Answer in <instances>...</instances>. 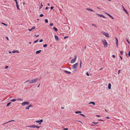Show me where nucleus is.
Returning <instances> with one entry per match:
<instances>
[{"label":"nucleus","mask_w":130,"mask_h":130,"mask_svg":"<svg viewBox=\"0 0 130 130\" xmlns=\"http://www.w3.org/2000/svg\"><path fill=\"white\" fill-rule=\"evenodd\" d=\"M102 41L104 47H107V46L108 44L106 40L105 39H104L102 40Z\"/></svg>","instance_id":"1"},{"label":"nucleus","mask_w":130,"mask_h":130,"mask_svg":"<svg viewBox=\"0 0 130 130\" xmlns=\"http://www.w3.org/2000/svg\"><path fill=\"white\" fill-rule=\"evenodd\" d=\"M38 78H37L34 79H33L31 80H30L29 81V83H36L38 80Z\"/></svg>","instance_id":"2"},{"label":"nucleus","mask_w":130,"mask_h":130,"mask_svg":"<svg viewBox=\"0 0 130 130\" xmlns=\"http://www.w3.org/2000/svg\"><path fill=\"white\" fill-rule=\"evenodd\" d=\"M29 104V102H24L21 103L22 106H24L26 105H28Z\"/></svg>","instance_id":"3"},{"label":"nucleus","mask_w":130,"mask_h":130,"mask_svg":"<svg viewBox=\"0 0 130 130\" xmlns=\"http://www.w3.org/2000/svg\"><path fill=\"white\" fill-rule=\"evenodd\" d=\"M43 121L42 119H41L39 120H37L36 121V122L37 123H38L39 125H41V123Z\"/></svg>","instance_id":"4"},{"label":"nucleus","mask_w":130,"mask_h":130,"mask_svg":"<svg viewBox=\"0 0 130 130\" xmlns=\"http://www.w3.org/2000/svg\"><path fill=\"white\" fill-rule=\"evenodd\" d=\"M78 65V63H75V64L73 65L72 66V67L73 68H76L77 66Z\"/></svg>","instance_id":"5"},{"label":"nucleus","mask_w":130,"mask_h":130,"mask_svg":"<svg viewBox=\"0 0 130 130\" xmlns=\"http://www.w3.org/2000/svg\"><path fill=\"white\" fill-rule=\"evenodd\" d=\"M103 35L107 37H109V35L107 33H106L104 32H103Z\"/></svg>","instance_id":"6"},{"label":"nucleus","mask_w":130,"mask_h":130,"mask_svg":"<svg viewBox=\"0 0 130 130\" xmlns=\"http://www.w3.org/2000/svg\"><path fill=\"white\" fill-rule=\"evenodd\" d=\"M105 13L112 19H114V18L109 13L107 12H105Z\"/></svg>","instance_id":"7"},{"label":"nucleus","mask_w":130,"mask_h":130,"mask_svg":"<svg viewBox=\"0 0 130 130\" xmlns=\"http://www.w3.org/2000/svg\"><path fill=\"white\" fill-rule=\"evenodd\" d=\"M96 14L100 17H102L104 18H106L105 16L102 14H100L98 13H96Z\"/></svg>","instance_id":"8"},{"label":"nucleus","mask_w":130,"mask_h":130,"mask_svg":"<svg viewBox=\"0 0 130 130\" xmlns=\"http://www.w3.org/2000/svg\"><path fill=\"white\" fill-rule=\"evenodd\" d=\"M14 121V120H10V121H8V122H6L5 123H4L3 124H2L1 125H4V124H7V123L9 122H11V121Z\"/></svg>","instance_id":"9"},{"label":"nucleus","mask_w":130,"mask_h":130,"mask_svg":"<svg viewBox=\"0 0 130 130\" xmlns=\"http://www.w3.org/2000/svg\"><path fill=\"white\" fill-rule=\"evenodd\" d=\"M36 127V125H33L31 126H27V127H32L33 128H35Z\"/></svg>","instance_id":"10"},{"label":"nucleus","mask_w":130,"mask_h":130,"mask_svg":"<svg viewBox=\"0 0 130 130\" xmlns=\"http://www.w3.org/2000/svg\"><path fill=\"white\" fill-rule=\"evenodd\" d=\"M122 6L123 7V11L126 13L128 14V12L124 8V6L123 5Z\"/></svg>","instance_id":"11"},{"label":"nucleus","mask_w":130,"mask_h":130,"mask_svg":"<svg viewBox=\"0 0 130 130\" xmlns=\"http://www.w3.org/2000/svg\"><path fill=\"white\" fill-rule=\"evenodd\" d=\"M35 28H36V27L35 26H34L32 27L31 29H28V30L29 31H31L32 30H33L35 29Z\"/></svg>","instance_id":"12"},{"label":"nucleus","mask_w":130,"mask_h":130,"mask_svg":"<svg viewBox=\"0 0 130 130\" xmlns=\"http://www.w3.org/2000/svg\"><path fill=\"white\" fill-rule=\"evenodd\" d=\"M64 72L65 73H66L67 74H70L71 73V72H70L68 71L67 70H64Z\"/></svg>","instance_id":"13"},{"label":"nucleus","mask_w":130,"mask_h":130,"mask_svg":"<svg viewBox=\"0 0 130 130\" xmlns=\"http://www.w3.org/2000/svg\"><path fill=\"white\" fill-rule=\"evenodd\" d=\"M116 44L117 45V47H118V40L117 39L116 37Z\"/></svg>","instance_id":"14"},{"label":"nucleus","mask_w":130,"mask_h":130,"mask_svg":"<svg viewBox=\"0 0 130 130\" xmlns=\"http://www.w3.org/2000/svg\"><path fill=\"white\" fill-rule=\"evenodd\" d=\"M42 51L41 50H39L38 51H37L36 52V54H38L40 53Z\"/></svg>","instance_id":"15"},{"label":"nucleus","mask_w":130,"mask_h":130,"mask_svg":"<svg viewBox=\"0 0 130 130\" xmlns=\"http://www.w3.org/2000/svg\"><path fill=\"white\" fill-rule=\"evenodd\" d=\"M55 38L56 40L58 41L59 40L58 37L56 35L55 36Z\"/></svg>","instance_id":"16"},{"label":"nucleus","mask_w":130,"mask_h":130,"mask_svg":"<svg viewBox=\"0 0 130 130\" xmlns=\"http://www.w3.org/2000/svg\"><path fill=\"white\" fill-rule=\"evenodd\" d=\"M111 84L110 83H109V84H108V88L109 89H111Z\"/></svg>","instance_id":"17"},{"label":"nucleus","mask_w":130,"mask_h":130,"mask_svg":"<svg viewBox=\"0 0 130 130\" xmlns=\"http://www.w3.org/2000/svg\"><path fill=\"white\" fill-rule=\"evenodd\" d=\"M89 104H92L93 105H95V102H91L90 103H89Z\"/></svg>","instance_id":"18"},{"label":"nucleus","mask_w":130,"mask_h":130,"mask_svg":"<svg viewBox=\"0 0 130 130\" xmlns=\"http://www.w3.org/2000/svg\"><path fill=\"white\" fill-rule=\"evenodd\" d=\"M86 9L88 11H90L92 12L94 11L92 9H90L89 8H87Z\"/></svg>","instance_id":"19"},{"label":"nucleus","mask_w":130,"mask_h":130,"mask_svg":"<svg viewBox=\"0 0 130 130\" xmlns=\"http://www.w3.org/2000/svg\"><path fill=\"white\" fill-rule=\"evenodd\" d=\"M16 4V6L17 8V9L18 10H20V9L19 8V6L18 5V3H17Z\"/></svg>","instance_id":"20"},{"label":"nucleus","mask_w":130,"mask_h":130,"mask_svg":"<svg viewBox=\"0 0 130 130\" xmlns=\"http://www.w3.org/2000/svg\"><path fill=\"white\" fill-rule=\"evenodd\" d=\"M81 112H82L80 111H76L75 112V113H77V114L79 113H81Z\"/></svg>","instance_id":"21"},{"label":"nucleus","mask_w":130,"mask_h":130,"mask_svg":"<svg viewBox=\"0 0 130 130\" xmlns=\"http://www.w3.org/2000/svg\"><path fill=\"white\" fill-rule=\"evenodd\" d=\"M53 29L55 31H58V29L56 27H53Z\"/></svg>","instance_id":"22"},{"label":"nucleus","mask_w":130,"mask_h":130,"mask_svg":"<svg viewBox=\"0 0 130 130\" xmlns=\"http://www.w3.org/2000/svg\"><path fill=\"white\" fill-rule=\"evenodd\" d=\"M74 58L72 59L71 62V63H73L75 62V61H74Z\"/></svg>","instance_id":"23"},{"label":"nucleus","mask_w":130,"mask_h":130,"mask_svg":"<svg viewBox=\"0 0 130 130\" xmlns=\"http://www.w3.org/2000/svg\"><path fill=\"white\" fill-rule=\"evenodd\" d=\"M11 102L7 103V105H6V107H7L10 104H11Z\"/></svg>","instance_id":"24"},{"label":"nucleus","mask_w":130,"mask_h":130,"mask_svg":"<svg viewBox=\"0 0 130 130\" xmlns=\"http://www.w3.org/2000/svg\"><path fill=\"white\" fill-rule=\"evenodd\" d=\"M43 6V5L42 4V3H41V6H40V8H39V9H41L42 8Z\"/></svg>","instance_id":"25"},{"label":"nucleus","mask_w":130,"mask_h":130,"mask_svg":"<svg viewBox=\"0 0 130 130\" xmlns=\"http://www.w3.org/2000/svg\"><path fill=\"white\" fill-rule=\"evenodd\" d=\"M16 100H17L15 99H12L11 100V101L12 102H14Z\"/></svg>","instance_id":"26"},{"label":"nucleus","mask_w":130,"mask_h":130,"mask_svg":"<svg viewBox=\"0 0 130 130\" xmlns=\"http://www.w3.org/2000/svg\"><path fill=\"white\" fill-rule=\"evenodd\" d=\"M99 123V122H92V123L94 124H96Z\"/></svg>","instance_id":"27"},{"label":"nucleus","mask_w":130,"mask_h":130,"mask_svg":"<svg viewBox=\"0 0 130 130\" xmlns=\"http://www.w3.org/2000/svg\"><path fill=\"white\" fill-rule=\"evenodd\" d=\"M17 100L19 101H23V99L21 98H18V99Z\"/></svg>","instance_id":"28"},{"label":"nucleus","mask_w":130,"mask_h":130,"mask_svg":"<svg viewBox=\"0 0 130 130\" xmlns=\"http://www.w3.org/2000/svg\"><path fill=\"white\" fill-rule=\"evenodd\" d=\"M92 26H94V27H96V28H97V26L95 24H92Z\"/></svg>","instance_id":"29"},{"label":"nucleus","mask_w":130,"mask_h":130,"mask_svg":"<svg viewBox=\"0 0 130 130\" xmlns=\"http://www.w3.org/2000/svg\"><path fill=\"white\" fill-rule=\"evenodd\" d=\"M48 20L47 19H45V23H48Z\"/></svg>","instance_id":"30"},{"label":"nucleus","mask_w":130,"mask_h":130,"mask_svg":"<svg viewBox=\"0 0 130 130\" xmlns=\"http://www.w3.org/2000/svg\"><path fill=\"white\" fill-rule=\"evenodd\" d=\"M1 24L3 25H4L5 26H7V25L5 24V23H3V22H2L1 23Z\"/></svg>","instance_id":"31"},{"label":"nucleus","mask_w":130,"mask_h":130,"mask_svg":"<svg viewBox=\"0 0 130 130\" xmlns=\"http://www.w3.org/2000/svg\"><path fill=\"white\" fill-rule=\"evenodd\" d=\"M47 45L46 44H44L43 45V47H46L47 46Z\"/></svg>","instance_id":"32"},{"label":"nucleus","mask_w":130,"mask_h":130,"mask_svg":"<svg viewBox=\"0 0 130 130\" xmlns=\"http://www.w3.org/2000/svg\"><path fill=\"white\" fill-rule=\"evenodd\" d=\"M41 127V126H38L36 125L35 128H36L37 129H38L39 128Z\"/></svg>","instance_id":"33"},{"label":"nucleus","mask_w":130,"mask_h":130,"mask_svg":"<svg viewBox=\"0 0 130 130\" xmlns=\"http://www.w3.org/2000/svg\"><path fill=\"white\" fill-rule=\"evenodd\" d=\"M29 106H27V107H26L25 108V109H26L28 110L29 109Z\"/></svg>","instance_id":"34"},{"label":"nucleus","mask_w":130,"mask_h":130,"mask_svg":"<svg viewBox=\"0 0 130 130\" xmlns=\"http://www.w3.org/2000/svg\"><path fill=\"white\" fill-rule=\"evenodd\" d=\"M38 39L37 40L35 41L34 42V43H37L38 42Z\"/></svg>","instance_id":"35"},{"label":"nucleus","mask_w":130,"mask_h":130,"mask_svg":"<svg viewBox=\"0 0 130 130\" xmlns=\"http://www.w3.org/2000/svg\"><path fill=\"white\" fill-rule=\"evenodd\" d=\"M80 115H81L82 116L84 117H86V116L84 115L83 114L80 113Z\"/></svg>","instance_id":"36"},{"label":"nucleus","mask_w":130,"mask_h":130,"mask_svg":"<svg viewBox=\"0 0 130 130\" xmlns=\"http://www.w3.org/2000/svg\"><path fill=\"white\" fill-rule=\"evenodd\" d=\"M74 57H75V58H74V61H75L76 60L77 58V56H75Z\"/></svg>","instance_id":"37"},{"label":"nucleus","mask_w":130,"mask_h":130,"mask_svg":"<svg viewBox=\"0 0 130 130\" xmlns=\"http://www.w3.org/2000/svg\"><path fill=\"white\" fill-rule=\"evenodd\" d=\"M126 41H127V42L128 43V44H130V42H129V41H128V39H126Z\"/></svg>","instance_id":"38"},{"label":"nucleus","mask_w":130,"mask_h":130,"mask_svg":"<svg viewBox=\"0 0 130 130\" xmlns=\"http://www.w3.org/2000/svg\"><path fill=\"white\" fill-rule=\"evenodd\" d=\"M44 15L42 14H41L39 16L40 17H42Z\"/></svg>","instance_id":"39"},{"label":"nucleus","mask_w":130,"mask_h":130,"mask_svg":"<svg viewBox=\"0 0 130 130\" xmlns=\"http://www.w3.org/2000/svg\"><path fill=\"white\" fill-rule=\"evenodd\" d=\"M12 52L13 53H16V50H14L13 51H12Z\"/></svg>","instance_id":"40"},{"label":"nucleus","mask_w":130,"mask_h":130,"mask_svg":"<svg viewBox=\"0 0 130 130\" xmlns=\"http://www.w3.org/2000/svg\"><path fill=\"white\" fill-rule=\"evenodd\" d=\"M43 41V40L42 39H41L40 40L39 42H42Z\"/></svg>","instance_id":"41"},{"label":"nucleus","mask_w":130,"mask_h":130,"mask_svg":"<svg viewBox=\"0 0 130 130\" xmlns=\"http://www.w3.org/2000/svg\"><path fill=\"white\" fill-rule=\"evenodd\" d=\"M120 54L121 55H122L123 54V52L122 51H120Z\"/></svg>","instance_id":"42"},{"label":"nucleus","mask_w":130,"mask_h":130,"mask_svg":"<svg viewBox=\"0 0 130 130\" xmlns=\"http://www.w3.org/2000/svg\"><path fill=\"white\" fill-rule=\"evenodd\" d=\"M49 25L50 26H52L53 25V23H51Z\"/></svg>","instance_id":"43"},{"label":"nucleus","mask_w":130,"mask_h":130,"mask_svg":"<svg viewBox=\"0 0 130 130\" xmlns=\"http://www.w3.org/2000/svg\"><path fill=\"white\" fill-rule=\"evenodd\" d=\"M29 106L30 107H33V106H32V105L31 104H30L29 105Z\"/></svg>","instance_id":"44"},{"label":"nucleus","mask_w":130,"mask_h":130,"mask_svg":"<svg viewBox=\"0 0 130 130\" xmlns=\"http://www.w3.org/2000/svg\"><path fill=\"white\" fill-rule=\"evenodd\" d=\"M86 74L87 76H89V74L88 72H86Z\"/></svg>","instance_id":"45"},{"label":"nucleus","mask_w":130,"mask_h":130,"mask_svg":"<svg viewBox=\"0 0 130 130\" xmlns=\"http://www.w3.org/2000/svg\"><path fill=\"white\" fill-rule=\"evenodd\" d=\"M128 56L130 57V51H129L128 54Z\"/></svg>","instance_id":"46"},{"label":"nucleus","mask_w":130,"mask_h":130,"mask_svg":"<svg viewBox=\"0 0 130 130\" xmlns=\"http://www.w3.org/2000/svg\"><path fill=\"white\" fill-rule=\"evenodd\" d=\"M68 36H65V37H64V39H65L66 38H68Z\"/></svg>","instance_id":"47"},{"label":"nucleus","mask_w":130,"mask_h":130,"mask_svg":"<svg viewBox=\"0 0 130 130\" xmlns=\"http://www.w3.org/2000/svg\"><path fill=\"white\" fill-rule=\"evenodd\" d=\"M98 120L99 121H104L102 119H98Z\"/></svg>","instance_id":"48"},{"label":"nucleus","mask_w":130,"mask_h":130,"mask_svg":"<svg viewBox=\"0 0 130 130\" xmlns=\"http://www.w3.org/2000/svg\"><path fill=\"white\" fill-rule=\"evenodd\" d=\"M54 8V7L52 6L51 7L50 9L51 10H52Z\"/></svg>","instance_id":"49"},{"label":"nucleus","mask_w":130,"mask_h":130,"mask_svg":"<svg viewBox=\"0 0 130 130\" xmlns=\"http://www.w3.org/2000/svg\"><path fill=\"white\" fill-rule=\"evenodd\" d=\"M8 66H6L5 67V69H7V68H8Z\"/></svg>","instance_id":"50"},{"label":"nucleus","mask_w":130,"mask_h":130,"mask_svg":"<svg viewBox=\"0 0 130 130\" xmlns=\"http://www.w3.org/2000/svg\"><path fill=\"white\" fill-rule=\"evenodd\" d=\"M112 57H113L114 58H115V57H116L115 56V55H112Z\"/></svg>","instance_id":"51"},{"label":"nucleus","mask_w":130,"mask_h":130,"mask_svg":"<svg viewBox=\"0 0 130 130\" xmlns=\"http://www.w3.org/2000/svg\"><path fill=\"white\" fill-rule=\"evenodd\" d=\"M6 39H7L8 40V41H9V38H8V37H6Z\"/></svg>","instance_id":"52"},{"label":"nucleus","mask_w":130,"mask_h":130,"mask_svg":"<svg viewBox=\"0 0 130 130\" xmlns=\"http://www.w3.org/2000/svg\"><path fill=\"white\" fill-rule=\"evenodd\" d=\"M16 2V3H18L17 0H14Z\"/></svg>","instance_id":"53"},{"label":"nucleus","mask_w":130,"mask_h":130,"mask_svg":"<svg viewBox=\"0 0 130 130\" xmlns=\"http://www.w3.org/2000/svg\"><path fill=\"white\" fill-rule=\"evenodd\" d=\"M35 36H36V37H38L39 36V35H35Z\"/></svg>","instance_id":"54"},{"label":"nucleus","mask_w":130,"mask_h":130,"mask_svg":"<svg viewBox=\"0 0 130 130\" xmlns=\"http://www.w3.org/2000/svg\"><path fill=\"white\" fill-rule=\"evenodd\" d=\"M96 116L97 117H100V116L99 115H96Z\"/></svg>","instance_id":"55"},{"label":"nucleus","mask_w":130,"mask_h":130,"mask_svg":"<svg viewBox=\"0 0 130 130\" xmlns=\"http://www.w3.org/2000/svg\"><path fill=\"white\" fill-rule=\"evenodd\" d=\"M98 8L99 9H101V10L102 9H101L100 8H99V7H97V8Z\"/></svg>","instance_id":"56"},{"label":"nucleus","mask_w":130,"mask_h":130,"mask_svg":"<svg viewBox=\"0 0 130 130\" xmlns=\"http://www.w3.org/2000/svg\"><path fill=\"white\" fill-rule=\"evenodd\" d=\"M119 57L120 58L121 60H122V57L120 55V56Z\"/></svg>","instance_id":"57"},{"label":"nucleus","mask_w":130,"mask_h":130,"mask_svg":"<svg viewBox=\"0 0 130 130\" xmlns=\"http://www.w3.org/2000/svg\"><path fill=\"white\" fill-rule=\"evenodd\" d=\"M64 129V130H68V128H63Z\"/></svg>","instance_id":"58"},{"label":"nucleus","mask_w":130,"mask_h":130,"mask_svg":"<svg viewBox=\"0 0 130 130\" xmlns=\"http://www.w3.org/2000/svg\"><path fill=\"white\" fill-rule=\"evenodd\" d=\"M8 125H6V126H5V128H7L8 126Z\"/></svg>","instance_id":"59"},{"label":"nucleus","mask_w":130,"mask_h":130,"mask_svg":"<svg viewBox=\"0 0 130 130\" xmlns=\"http://www.w3.org/2000/svg\"><path fill=\"white\" fill-rule=\"evenodd\" d=\"M48 7H46L45 8V9L46 10H47V9H48Z\"/></svg>","instance_id":"60"},{"label":"nucleus","mask_w":130,"mask_h":130,"mask_svg":"<svg viewBox=\"0 0 130 130\" xmlns=\"http://www.w3.org/2000/svg\"><path fill=\"white\" fill-rule=\"evenodd\" d=\"M103 69V68H101L99 70V71H100L102 70V69Z\"/></svg>","instance_id":"61"},{"label":"nucleus","mask_w":130,"mask_h":130,"mask_svg":"<svg viewBox=\"0 0 130 130\" xmlns=\"http://www.w3.org/2000/svg\"><path fill=\"white\" fill-rule=\"evenodd\" d=\"M120 70H119L118 71V74H119V73L120 72Z\"/></svg>","instance_id":"62"},{"label":"nucleus","mask_w":130,"mask_h":130,"mask_svg":"<svg viewBox=\"0 0 130 130\" xmlns=\"http://www.w3.org/2000/svg\"><path fill=\"white\" fill-rule=\"evenodd\" d=\"M16 52H17V53H19V52L18 50H16Z\"/></svg>","instance_id":"63"},{"label":"nucleus","mask_w":130,"mask_h":130,"mask_svg":"<svg viewBox=\"0 0 130 130\" xmlns=\"http://www.w3.org/2000/svg\"><path fill=\"white\" fill-rule=\"evenodd\" d=\"M40 84L37 86V88H39L40 85Z\"/></svg>","instance_id":"64"}]
</instances>
